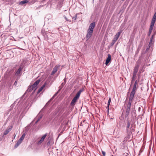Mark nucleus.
<instances>
[{"mask_svg": "<svg viewBox=\"0 0 156 156\" xmlns=\"http://www.w3.org/2000/svg\"><path fill=\"white\" fill-rule=\"evenodd\" d=\"M136 91L132 90L129 96V101L128 104L125 107L126 109V117H127L130 112V108L131 106V104L134 98V95Z\"/></svg>", "mask_w": 156, "mask_h": 156, "instance_id": "obj_1", "label": "nucleus"}, {"mask_svg": "<svg viewBox=\"0 0 156 156\" xmlns=\"http://www.w3.org/2000/svg\"><path fill=\"white\" fill-rule=\"evenodd\" d=\"M130 122L129 120H128L127 123V126H126V136L124 138V141H127L130 138V136L132 134L131 131L134 130L132 128V126L130 127Z\"/></svg>", "mask_w": 156, "mask_h": 156, "instance_id": "obj_2", "label": "nucleus"}, {"mask_svg": "<svg viewBox=\"0 0 156 156\" xmlns=\"http://www.w3.org/2000/svg\"><path fill=\"white\" fill-rule=\"evenodd\" d=\"M83 89L80 90L77 93L76 96L72 99L70 103L71 106H74L75 105V103L77 101V100L79 98L81 93L83 91Z\"/></svg>", "mask_w": 156, "mask_h": 156, "instance_id": "obj_3", "label": "nucleus"}, {"mask_svg": "<svg viewBox=\"0 0 156 156\" xmlns=\"http://www.w3.org/2000/svg\"><path fill=\"white\" fill-rule=\"evenodd\" d=\"M40 81V80H38L32 85L29 86L27 90L28 91L31 92L33 90H34V91L36 90L37 89V87Z\"/></svg>", "mask_w": 156, "mask_h": 156, "instance_id": "obj_4", "label": "nucleus"}, {"mask_svg": "<svg viewBox=\"0 0 156 156\" xmlns=\"http://www.w3.org/2000/svg\"><path fill=\"white\" fill-rule=\"evenodd\" d=\"M121 33V31H120L118 32L117 34H116L113 40L112 41L111 44L112 45H113L115 43L116 41L118 39Z\"/></svg>", "mask_w": 156, "mask_h": 156, "instance_id": "obj_5", "label": "nucleus"}, {"mask_svg": "<svg viewBox=\"0 0 156 156\" xmlns=\"http://www.w3.org/2000/svg\"><path fill=\"white\" fill-rule=\"evenodd\" d=\"M22 69V68L21 67H19L17 71L14 74L15 76L20 77L21 75Z\"/></svg>", "mask_w": 156, "mask_h": 156, "instance_id": "obj_6", "label": "nucleus"}, {"mask_svg": "<svg viewBox=\"0 0 156 156\" xmlns=\"http://www.w3.org/2000/svg\"><path fill=\"white\" fill-rule=\"evenodd\" d=\"M47 135V133H46L44 135H43L41 138V140H39L37 143V144L38 145L41 144L44 141V139Z\"/></svg>", "mask_w": 156, "mask_h": 156, "instance_id": "obj_7", "label": "nucleus"}, {"mask_svg": "<svg viewBox=\"0 0 156 156\" xmlns=\"http://www.w3.org/2000/svg\"><path fill=\"white\" fill-rule=\"evenodd\" d=\"M93 32V30L88 29L86 36V38H87V40L89 39L91 37L92 34Z\"/></svg>", "mask_w": 156, "mask_h": 156, "instance_id": "obj_8", "label": "nucleus"}, {"mask_svg": "<svg viewBox=\"0 0 156 156\" xmlns=\"http://www.w3.org/2000/svg\"><path fill=\"white\" fill-rule=\"evenodd\" d=\"M60 66V65H59L55 66L53 68V70L51 73V75H53L54 74L57 72L58 69Z\"/></svg>", "mask_w": 156, "mask_h": 156, "instance_id": "obj_9", "label": "nucleus"}, {"mask_svg": "<svg viewBox=\"0 0 156 156\" xmlns=\"http://www.w3.org/2000/svg\"><path fill=\"white\" fill-rule=\"evenodd\" d=\"M139 80V77H138V80H136L135 81L134 83L132 90L136 91V89L137 88V87L136 86H137V85L138 83Z\"/></svg>", "mask_w": 156, "mask_h": 156, "instance_id": "obj_10", "label": "nucleus"}, {"mask_svg": "<svg viewBox=\"0 0 156 156\" xmlns=\"http://www.w3.org/2000/svg\"><path fill=\"white\" fill-rule=\"evenodd\" d=\"M108 58H107L105 62V64L106 65L108 64L111 61V56L110 54H108Z\"/></svg>", "mask_w": 156, "mask_h": 156, "instance_id": "obj_11", "label": "nucleus"}, {"mask_svg": "<svg viewBox=\"0 0 156 156\" xmlns=\"http://www.w3.org/2000/svg\"><path fill=\"white\" fill-rule=\"evenodd\" d=\"M95 25V23L93 22L91 23L90 25L89 29L90 30H93V29L94 28Z\"/></svg>", "mask_w": 156, "mask_h": 156, "instance_id": "obj_12", "label": "nucleus"}, {"mask_svg": "<svg viewBox=\"0 0 156 156\" xmlns=\"http://www.w3.org/2000/svg\"><path fill=\"white\" fill-rule=\"evenodd\" d=\"M152 44V40L151 39V40H150V42L148 44V46L145 52H147L148 51V50L150 49V47H151Z\"/></svg>", "mask_w": 156, "mask_h": 156, "instance_id": "obj_13", "label": "nucleus"}, {"mask_svg": "<svg viewBox=\"0 0 156 156\" xmlns=\"http://www.w3.org/2000/svg\"><path fill=\"white\" fill-rule=\"evenodd\" d=\"M47 84L46 82H45L44 84L38 90L37 93H39L41 91L43 88L45 87L46 84Z\"/></svg>", "mask_w": 156, "mask_h": 156, "instance_id": "obj_14", "label": "nucleus"}, {"mask_svg": "<svg viewBox=\"0 0 156 156\" xmlns=\"http://www.w3.org/2000/svg\"><path fill=\"white\" fill-rule=\"evenodd\" d=\"M139 67V66L138 64H136L133 69V73H137Z\"/></svg>", "mask_w": 156, "mask_h": 156, "instance_id": "obj_15", "label": "nucleus"}, {"mask_svg": "<svg viewBox=\"0 0 156 156\" xmlns=\"http://www.w3.org/2000/svg\"><path fill=\"white\" fill-rule=\"evenodd\" d=\"M12 127L11 126V128H10L8 129H7L4 132V135H6L8 134L9 132L11 131Z\"/></svg>", "mask_w": 156, "mask_h": 156, "instance_id": "obj_16", "label": "nucleus"}, {"mask_svg": "<svg viewBox=\"0 0 156 156\" xmlns=\"http://www.w3.org/2000/svg\"><path fill=\"white\" fill-rule=\"evenodd\" d=\"M25 133H24L23 134L21 137L20 138L19 140V142H22V140H23V139H24L25 136Z\"/></svg>", "mask_w": 156, "mask_h": 156, "instance_id": "obj_17", "label": "nucleus"}, {"mask_svg": "<svg viewBox=\"0 0 156 156\" xmlns=\"http://www.w3.org/2000/svg\"><path fill=\"white\" fill-rule=\"evenodd\" d=\"M28 2V1L27 0H24L20 2V4L21 5H23L25 3H26Z\"/></svg>", "mask_w": 156, "mask_h": 156, "instance_id": "obj_18", "label": "nucleus"}, {"mask_svg": "<svg viewBox=\"0 0 156 156\" xmlns=\"http://www.w3.org/2000/svg\"><path fill=\"white\" fill-rule=\"evenodd\" d=\"M111 101V99L110 98L108 100V106H107V108H108L107 112H108H108H109V106Z\"/></svg>", "mask_w": 156, "mask_h": 156, "instance_id": "obj_19", "label": "nucleus"}, {"mask_svg": "<svg viewBox=\"0 0 156 156\" xmlns=\"http://www.w3.org/2000/svg\"><path fill=\"white\" fill-rule=\"evenodd\" d=\"M21 143V142H19V141H18L17 143L15 144V145L14 146V148H17Z\"/></svg>", "mask_w": 156, "mask_h": 156, "instance_id": "obj_20", "label": "nucleus"}, {"mask_svg": "<svg viewBox=\"0 0 156 156\" xmlns=\"http://www.w3.org/2000/svg\"><path fill=\"white\" fill-rule=\"evenodd\" d=\"M41 33L44 36H45V35L47 34L45 31L43 29L41 31Z\"/></svg>", "mask_w": 156, "mask_h": 156, "instance_id": "obj_21", "label": "nucleus"}, {"mask_svg": "<svg viewBox=\"0 0 156 156\" xmlns=\"http://www.w3.org/2000/svg\"><path fill=\"white\" fill-rule=\"evenodd\" d=\"M153 27H151L150 26V28H149V33L150 34L152 32V30L153 29Z\"/></svg>", "mask_w": 156, "mask_h": 156, "instance_id": "obj_22", "label": "nucleus"}, {"mask_svg": "<svg viewBox=\"0 0 156 156\" xmlns=\"http://www.w3.org/2000/svg\"><path fill=\"white\" fill-rule=\"evenodd\" d=\"M136 74H137V73H133V74L132 77L135 78V77H136Z\"/></svg>", "mask_w": 156, "mask_h": 156, "instance_id": "obj_23", "label": "nucleus"}, {"mask_svg": "<svg viewBox=\"0 0 156 156\" xmlns=\"http://www.w3.org/2000/svg\"><path fill=\"white\" fill-rule=\"evenodd\" d=\"M144 71V69H143V67H142V68H140V72H142Z\"/></svg>", "mask_w": 156, "mask_h": 156, "instance_id": "obj_24", "label": "nucleus"}, {"mask_svg": "<svg viewBox=\"0 0 156 156\" xmlns=\"http://www.w3.org/2000/svg\"><path fill=\"white\" fill-rule=\"evenodd\" d=\"M77 16V14H76L75 16L73 18V20L74 19V20H76V19Z\"/></svg>", "mask_w": 156, "mask_h": 156, "instance_id": "obj_25", "label": "nucleus"}, {"mask_svg": "<svg viewBox=\"0 0 156 156\" xmlns=\"http://www.w3.org/2000/svg\"><path fill=\"white\" fill-rule=\"evenodd\" d=\"M102 154L103 155V156H105V152L104 151L102 150L101 151Z\"/></svg>", "mask_w": 156, "mask_h": 156, "instance_id": "obj_26", "label": "nucleus"}, {"mask_svg": "<svg viewBox=\"0 0 156 156\" xmlns=\"http://www.w3.org/2000/svg\"><path fill=\"white\" fill-rule=\"evenodd\" d=\"M17 81H16V80L15 82L14 83V85H15V86H16L17 85Z\"/></svg>", "mask_w": 156, "mask_h": 156, "instance_id": "obj_27", "label": "nucleus"}, {"mask_svg": "<svg viewBox=\"0 0 156 156\" xmlns=\"http://www.w3.org/2000/svg\"><path fill=\"white\" fill-rule=\"evenodd\" d=\"M65 19L67 21H69L70 22H71L70 20H68V19H67V18L66 16H65Z\"/></svg>", "mask_w": 156, "mask_h": 156, "instance_id": "obj_28", "label": "nucleus"}, {"mask_svg": "<svg viewBox=\"0 0 156 156\" xmlns=\"http://www.w3.org/2000/svg\"><path fill=\"white\" fill-rule=\"evenodd\" d=\"M2 1H4L6 2H8L10 0H2Z\"/></svg>", "mask_w": 156, "mask_h": 156, "instance_id": "obj_29", "label": "nucleus"}, {"mask_svg": "<svg viewBox=\"0 0 156 156\" xmlns=\"http://www.w3.org/2000/svg\"><path fill=\"white\" fill-rule=\"evenodd\" d=\"M45 38L47 39L48 38V36L47 35V34H46V35H45V36H44Z\"/></svg>", "mask_w": 156, "mask_h": 156, "instance_id": "obj_30", "label": "nucleus"}, {"mask_svg": "<svg viewBox=\"0 0 156 156\" xmlns=\"http://www.w3.org/2000/svg\"><path fill=\"white\" fill-rule=\"evenodd\" d=\"M51 101V100H50L46 104V105H48L49 104V103H50V102Z\"/></svg>", "mask_w": 156, "mask_h": 156, "instance_id": "obj_31", "label": "nucleus"}, {"mask_svg": "<svg viewBox=\"0 0 156 156\" xmlns=\"http://www.w3.org/2000/svg\"><path fill=\"white\" fill-rule=\"evenodd\" d=\"M51 101V100H50L46 104V105H48L49 104V103H50V102Z\"/></svg>", "mask_w": 156, "mask_h": 156, "instance_id": "obj_32", "label": "nucleus"}, {"mask_svg": "<svg viewBox=\"0 0 156 156\" xmlns=\"http://www.w3.org/2000/svg\"><path fill=\"white\" fill-rule=\"evenodd\" d=\"M135 80V78H133L132 77V79L131 81H132V82H133Z\"/></svg>", "mask_w": 156, "mask_h": 156, "instance_id": "obj_33", "label": "nucleus"}, {"mask_svg": "<svg viewBox=\"0 0 156 156\" xmlns=\"http://www.w3.org/2000/svg\"><path fill=\"white\" fill-rule=\"evenodd\" d=\"M54 97H53V96L52 97L50 100L51 101V100L54 98Z\"/></svg>", "mask_w": 156, "mask_h": 156, "instance_id": "obj_34", "label": "nucleus"}, {"mask_svg": "<svg viewBox=\"0 0 156 156\" xmlns=\"http://www.w3.org/2000/svg\"><path fill=\"white\" fill-rule=\"evenodd\" d=\"M54 97H53V96L52 97L50 100L51 101V100L54 98Z\"/></svg>", "mask_w": 156, "mask_h": 156, "instance_id": "obj_35", "label": "nucleus"}, {"mask_svg": "<svg viewBox=\"0 0 156 156\" xmlns=\"http://www.w3.org/2000/svg\"><path fill=\"white\" fill-rule=\"evenodd\" d=\"M54 97H53V96L52 97L50 100L51 101V100L54 98Z\"/></svg>", "mask_w": 156, "mask_h": 156, "instance_id": "obj_36", "label": "nucleus"}, {"mask_svg": "<svg viewBox=\"0 0 156 156\" xmlns=\"http://www.w3.org/2000/svg\"><path fill=\"white\" fill-rule=\"evenodd\" d=\"M39 119H38L37 120V121L36 122H35V123H37L39 121Z\"/></svg>", "mask_w": 156, "mask_h": 156, "instance_id": "obj_37", "label": "nucleus"}, {"mask_svg": "<svg viewBox=\"0 0 156 156\" xmlns=\"http://www.w3.org/2000/svg\"><path fill=\"white\" fill-rule=\"evenodd\" d=\"M133 82H132V81H131V85H132L133 83Z\"/></svg>", "mask_w": 156, "mask_h": 156, "instance_id": "obj_38", "label": "nucleus"}, {"mask_svg": "<svg viewBox=\"0 0 156 156\" xmlns=\"http://www.w3.org/2000/svg\"><path fill=\"white\" fill-rule=\"evenodd\" d=\"M56 95V94H54L53 96V97H55V96Z\"/></svg>", "mask_w": 156, "mask_h": 156, "instance_id": "obj_39", "label": "nucleus"}, {"mask_svg": "<svg viewBox=\"0 0 156 156\" xmlns=\"http://www.w3.org/2000/svg\"><path fill=\"white\" fill-rule=\"evenodd\" d=\"M142 54H143V53H141V55H142Z\"/></svg>", "mask_w": 156, "mask_h": 156, "instance_id": "obj_40", "label": "nucleus"}, {"mask_svg": "<svg viewBox=\"0 0 156 156\" xmlns=\"http://www.w3.org/2000/svg\"><path fill=\"white\" fill-rule=\"evenodd\" d=\"M140 108L139 107V109H140Z\"/></svg>", "mask_w": 156, "mask_h": 156, "instance_id": "obj_41", "label": "nucleus"}, {"mask_svg": "<svg viewBox=\"0 0 156 156\" xmlns=\"http://www.w3.org/2000/svg\"><path fill=\"white\" fill-rule=\"evenodd\" d=\"M122 0L123 1H124L125 0Z\"/></svg>", "mask_w": 156, "mask_h": 156, "instance_id": "obj_42", "label": "nucleus"}]
</instances>
